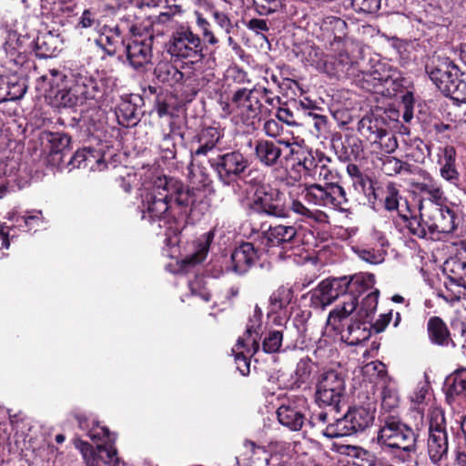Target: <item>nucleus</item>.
Segmentation results:
<instances>
[{
  "label": "nucleus",
  "instance_id": "nucleus-43",
  "mask_svg": "<svg viewBox=\"0 0 466 466\" xmlns=\"http://www.w3.org/2000/svg\"><path fill=\"white\" fill-rule=\"evenodd\" d=\"M290 290L284 287L279 288L269 297V303L272 307V311H278L285 308L290 302Z\"/></svg>",
  "mask_w": 466,
  "mask_h": 466
},
{
  "label": "nucleus",
  "instance_id": "nucleus-4",
  "mask_svg": "<svg viewBox=\"0 0 466 466\" xmlns=\"http://www.w3.org/2000/svg\"><path fill=\"white\" fill-rule=\"evenodd\" d=\"M167 53L175 61H181L187 65H194L204 57L200 37L188 27H180L173 33Z\"/></svg>",
  "mask_w": 466,
  "mask_h": 466
},
{
  "label": "nucleus",
  "instance_id": "nucleus-40",
  "mask_svg": "<svg viewBox=\"0 0 466 466\" xmlns=\"http://www.w3.org/2000/svg\"><path fill=\"white\" fill-rule=\"evenodd\" d=\"M384 128L378 126V122L370 116H364L358 123V131L365 137L371 144L375 143L376 137L382 132Z\"/></svg>",
  "mask_w": 466,
  "mask_h": 466
},
{
  "label": "nucleus",
  "instance_id": "nucleus-7",
  "mask_svg": "<svg viewBox=\"0 0 466 466\" xmlns=\"http://www.w3.org/2000/svg\"><path fill=\"white\" fill-rule=\"evenodd\" d=\"M142 219L150 223L174 218L173 206L167 200V195L162 187H157V180L152 187L141 193V205L139 206Z\"/></svg>",
  "mask_w": 466,
  "mask_h": 466
},
{
  "label": "nucleus",
  "instance_id": "nucleus-50",
  "mask_svg": "<svg viewBox=\"0 0 466 466\" xmlns=\"http://www.w3.org/2000/svg\"><path fill=\"white\" fill-rule=\"evenodd\" d=\"M76 448H78L82 453V456L88 466H96L99 462V456L97 447L94 449L87 442L78 441L76 442Z\"/></svg>",
  "mask_w": 466,
  "mask_h": 466
},
{
  "label": "nucleus",
  "instance_id": "nucleus-62",
  "mask_svg": "<svg viewBox=\"0 0 466 466\" xmlns=\"http://www.w3.org/2000/svg\"><path fill=\"white\" fill-rule=\"evenodd\" d=\"M276 116L279 121L286 123L288 126H295L297 124L294 114L289 108L279 107Z\"/></svg>",
  "mask_w": 466,
  "mask_h": 466
},
{
  "label": "nucleus",
  "instance_id": "nucleus-13",
  "mask_svg": "<svg viewBox=\"0 0 466 466\" xmlns=\"http://www.w3.org/2000/svg\"><path fill=\"white\" fill-rule=\"evenodd\" d=\"M283 147L289 148V141L279 139L276 141L260 138L254 144V157L265 167H279L283 165Z\"/></svg>",
  "mask_w": 466,
  "mask_h": 466
},
{
  "label": "nucleus",
  "instance_id": "nucleus-58",
  "mask_svg": "<svg viewBox=\"0 0 466 466\" xmlns=\"http://www.w3.org/2000/svg\"><path fill=\"white\" fill-rule=\"evenodd\" d=\"M430 383L427 380L420 381L410 396L411 402L415 404H422L425 402L426 397L429 394Z\"/></svg>",
  "mask_w": 466,
  "mask_h": 466
},
{
  "label": "nucleus",
  "instance_id": "nucleus-45",
  "mask_svg": "<svg viewBox=\"0 0 466 466\" xmlns=\"http://www.w3.org/2000/svg\"><path fill=\"white\" fill-rule=\"evenodd\" d=\"M283 334L279 330H269L262 341V349L266 353L278 352L282 345Z\"/></svg>",
  "mask_w": 466,
  "mask_h": 466
},
{
  "label": "nucleus",
  "instance_id": "nucleus-22",
  "mask_svg": "<svg viewBox=\"0 0 466 466\" xmlns=\"http://www.w3.org/2000/svg\"><path fill=\"white\" fill-rule=\"evenodd\" d=\"M73 86L82 105L102 96L101 84L87 72L76 75Z\"/></svg>",
  "mask_w": 466,
  "mask_h": 466
},
{
  "label": "nucleus",
  "instance_id": "nucleus-21",
  "mask_svg": "<svg viewBox=\"0 0 466 466\" xmlns=\"http://www.w3.org/2000/svg\"><path fill=\"white\" fill-rule=\"evenodd\" d=\"M220 138L221 135L217 128L209 127L202 129L192 141L191 157H207L214 150Z\"/></svg>",
  "mask_w": 466,
  "mask_h": 466
},
{
  "label": "nucleus",
  "instance_id": "nucleus-1",
  "mask_svg": "<svg viewBox=\"0 0 466 466\" xmlns=\"http://www.w3.org/2000/svg\"><path fill=\"white\" fill-rule=\"evenodd\" d=\"M356 308L357 299L352 295H347L344 300L329 313L327 319V325L339 333L341 339L351 346L359 345L370 337V330L366 327V319H357L353 315L350 322L344 324Z\"/></svg>",
  "mask_w": 466,
  "mask_h": 466
},
{
  "label": "nucleus",
  "instance_id": "nucleus-16",
  "mask_svg": "<svg viewBox=\"0 0 466 466\" xmlns=\"http://www.w3.org/2000/svg\"><path fill=\"white\" fill-rule=\"evenodd\" d=\"M153 36L145 39L135 38L126 45L127 58L136 70L144 69L152 60Z\"/></svg>",
  "mask_w": 466,
  "mask_h": 466
},
{
  "label": "nucleus",
  "instance_id": "nucleus-2",
  "mask_svg": "<svg viewBox=\"0 0 466 466\" xmlns=\"http://www.w3.org/2000/svg\"><path fill=\"white\" fill-rule=\"evenodd\" d=\"M378 443L403 452L399 455L402 461H409L410 452L416 451L417 434L406 424L394 417L385 420L377 436Z\"/></svg>",
  "mask_w": 466,
  "mask_h": 466
},
{
  "label": "nucleus",
  "instance_id": "nucleus-47",
  "mask_svg": "<svg viewBox=\"0 0 466 466\" xmlns=\"http://www.w3.org/2000/svg\"><path fill=\"white\" fill-rule=\"evenodd\" d=\"M255 10L260 15H268L283 7L282 0H253Z\"/></svg>",
  "mask_w": 466,
  "mask_h": 466
},
{
  "label": "nucleus",
  "instance_id": "nucleus-28",
  "mask_svg": "<svg viewBox=\"0 0 466 466\" xmlns=\"http://www.w3.org/2000/svg\"><path fill=\"white\" fill-rule=\"evenodd\" d=\"M154 75L157 79L171 86L184 80V74L168 61H160L155 67Z\"/></svg>",
  "mask_w": 466,
  "mask_h": 466
},
{
  "label": "nucleus",
  "instance_id": "nucleus-41",
  "mask_svg": "<svg viewBox=\"0 0 466 466\" xmlns=\"http://www.w3.org/2000/svg\"><path fill=\"white\" fill-rule=\"evenodd\" d=\"M54 100L58 106L75 107L82 106L73 86L68 89L58 90L54 96Z\"/></svg>",
  "mask_w": 466,
  "mask_h": 466
},
{
  "label": "nucleus",
  "instance_id": "nucleus-49",
  "mask_svg": "<svg viewBox=\"0 0 466 466\" xmlns=\"http://www.w3.org/2000/svg\"><path fill=\"white\" fill-rule=\"evenodd\" d=\"M100 25L97 11L95 8H86L81 14L76 27L88 29Z\"/></svg>",
  "mask_w": 466,
  "mask_h": 466
},
{
  "label": "nucleus",
  "instance_id": "nucleus-8",
  "mask_svg": "<svg viewBox=\"0 0 466 466\" xmlns=\"http://www.w3.org/2000/svg\"><path fill=\"white\" fill-rule=\"evenodd\" d=\"M345 391L344 378L336 370L322 372L316 384V402L319 406H329L339 411V404Z\"/></svg>",
  "mask_w": 466,
  "mask_h": 466
},
{
  "label": "nucleus",
  "instance_id": "nucleus-64",
  "mask_svg": "<svg viewBox=\"0 0 466 466\" xmlns=\"http://www.w3.org/2000/svg\"><path fill=\"white\" fill-rule=\"evenodd\" d=\"M89 438L92 441H104V440H110V432L107 428L105 427H96L92 429L89 433Z\"/></svg>",
  "mask_w": 466,
  "mask_h": 466
},
{
  "label": "nucleus",
  "instance_id": "nucleus-24",
  "mask_svg": "<svg viewBox=\"0 0 466 466\" xmlns=\"http://www.w3.org/2000/svg\"><path fill=\"white\" fill-rule=\"evenodd\" d=\"M456 151L453 147L448 146L442 149V156L439 159L441 164V176L451 184L460 187V174L455 167Z\"/></svg>",
  "mask_w": 466,
  "mask_h": 466
},
{
  "label": "nucleus",
  "instance_id": "nucleus-25",
  "mask_svg": "<svg viewBox=\"0 0 466 466\" xmlns=\"http://www.w3.org/2000/svg\"><path fill=\"white\" fill-rule=\"evenodd\" d=\"M466 396V370H459L447 379L446 400L451 404Z\"/></svg>",
  "mask_w": 466,
  "mask_h": 466
},
{
  "label": "nucleus",
  "instance_id": "nucleus-44",
  "mask_svg": "<svg viewBox=\"0 0 466 466\" xmlns=\"http://www.w3.org/2000/svg\"><path fill=\"white\" fill-rule=\"evenodd\" d=\"M373 145H378L386 154L393 153L398 148L397 137L386 129H383L379 137H376L375 143Z\"/></svg>",
  "mask_w": 466,
  "mask_h": 466
},
{
  "label": "nucleus",
  "instance_id": "nucleus-61",
  "mask_svg": "<svg viewBox=\"0 0 466 466\" xmlns=\"http://www.w3.org/2000/svg\"><path fill=\"white\" fill-rule=\"evenodd\" d=\"M246 26L248 29L253 31L257 35L262 32H267L269 29L267 21L260 18L250 19L246 23Z\"/></svg>",
  "mask_w": 466,
  "mask_h": 466
},
{
  "label": "nucleus",
  "instance_id": "nucleus-14",
  "mask_svg": "<svg viewBox=\"0 0 466 466\" xmlns=\"http://www.w3.org/2000/svg\"><path fill=\"white\" fill-rule=\"evenodd\" d=\"M260 245L265 249L280 248L284 251L292 249L298 244V231L293 226L277 225L261 233Z\"/></svg>",
  "mask_w": 466,
  "mask_h": 466
},
{
  "label": "nucleus",
  "instance_id": "nucleus-42",
  "mask_svg": "<svg viewBox=\"0 0 466 466\" xmlns=\"http://www.w3.org/2000/svg\"><path fill=\"white\" fill-rule=\"evenodd\" d=\"M311 373V363L309 359H301L295 370V381L291 384V389H299L309 379Z\"/></svg>",
  "mask_w": 466,
  "mask_h": 466
},
{
  "label": "nucleus",
  "instance_id": "nucleus-39",
  "mask_svg": "<svg viewBox=\"0 0 466 466\" xmlns=\"http://www.w3.org/2000/svg\"><path fill=\"white\" fill-rule=\"evenodd\" d=\"M445 96L458 102L466 103V73L460 72L450 87H445Z\"/></svg>",
  "mask_w": 466,
  "mask_h": 466
},
{
  "label": "nucleus",
  "instance_id": "nucleus-17",
  "mask_svg": "<svg viewBox=\"0 0 466 466\" xmlns=\"http://www.w3.org/2000/svg\"><path fill=\"white\" fill-rule=\"evenodd\" d=\"M259 259V250L251 242H243L238 246L230 256V270L237 275L243 276Z\"/></svg>",
  "mask_w": 466,
  "mask_h": 466
},
{
  "label": "nucleus",
  "instance_id": "nucleus-20",
  "mask_svg": "<svg viewBox=\"0 0 466 466\" xmlns=\"http://www.w3.org/2000/svg\"><path fill=\"white\" fill-rule=\"evenodd\" d=\"M426 71L431 80L444 95L445 87H450L461 72L457 66L448 60L441 61L438 65L426 66Z\"/></svg>",
  "mask_w": 466,
  "mask_h": 466
},
{
  "label": "nucleus",
  "instance_id": "nucleus-10",
  "mask_svg": "<svg viewBox=\"0 0 466 466\" xmlns=\"http://www.w3.org/2000/svg\"><path fill=\"white\" fill-rule=\"evenodd\" d=\"M427 448L433 463L439 462L448 453V433L442 410L435 409L431 412Z\"/></svg>",
  "mask_w": 466,
  "mask_h": 466
},
{
  "label": "nucleus",
  "instance_id": "nucleus-19",
  "mask_svg": "<svg viewBox=\"0 0 466 466\" xmlns=\"http://www.w3.org/2000/svg\"><path fill=\"white\" fill-rule=\"evenodd\" d=\"M259 91L258 86L252 89L239 88L232 96V104L237 107L238 113L248 119L254 118L260 111Z\"/></svg>",
  "mask_w": 466,
  "mask_h": 466
},
{
  "label": "nucleus",
  "instance_id": "nucleus-30",
  "mask_svg": "<svg viewBox=\"0 0 466 466\" xmlns=\"http://www.w3.org/2000/svg\"><path fill=\"white\" fill-rule=\"evenodd\" d=\"M379 294V289H375L362 299L360 305L357 301V308L352 314L360 319H370L377 309Z\"/></svg>",
  "mask_w": 466,
  "mask_h": 466
},
{
  "label": "nucleus",
  "instance_id": "nucleus-18",
  "mask_svg": "<svg viewBox=\"0 0 466 466\" xmlns=\"http://www.w3.org/2000/svg\"><path fill=\"white\" fill-rule=\"evenodd\" d=\"M279 198L280 192L278 189H261L256 192L253 204L260 213L276 218H287L288 212L280 203Z\"/></svg>",
  "mask_w": 466,
  "mask_h": 466
},
{
  "label": "nucleus",
  "instance_id": "nucleus-26",
  "mask_svg": "<svg viewBox=\"0 0 466 466\" xmlns=\"http://www.w3.org/2000/svg\"><path fill=\"white\" fill-rule=\"evenodd\" d=\"M427 331L430 340L439 346H448L451 339L450 330L446 323L440 317H431L427 323Z\"/></svg>",
  "mask_w": 466,
  "mask_h": 466
},
{
  "label": "nucleus",
  "instance_id": "nucleus-55",
  "mask_svg": "<svg viewBox=\"0 0 466 466\" xmlns=\"http://www.w3.org/2000/svg\"><path fill=\"white\" fill-rule=\"evenodd\" d=\"M197 25L200 29L204 40L209 45H216L218 43V39L215 36L214 33L211 30L210 23L204 18L201 14L197 13Z\"/></svg>",
  "mask_w": 466,
  "mask_h": 466
},
{
  "label": "nucleus",
  "instance_id": "nucleus-6",
  "mask_svg": "<svg viewBox=\"0 0 466 466\" xmlns=\"http://www.w3.org/2000/svg\"><path fill=\"white\" fill-rule=\"evenodd\" d=\"M212 169L224 185L241 178L250 166L248 157L239 150H232L208 159Z\"/></svg>",
  "mask_w": 466,
  "mask_h": 466
},
{
  "label": "nucleus",
  "instance_id": "nucleus-29",
  "mask_svg": "<svg viewBox=\"0 0 466 466\" xmlns=\"http://www.w3.org/2000/svg\"><path fill=\"white\" fill-rule=\"evenodd\" d=\"M400 217L407 223V228L412 235L418 238L426 237L428 228L421 218V213L420 212L419 217L413 215L407 200H405V210H400Z\"/></svg>",
  "mask_w": 466,
  "mask_h": 466
},
{
  "label": "nucleus",
  "instance_id": "nucleus-56",
  "mask_svg": "<svg viewBox=\"0 0 466 466\" xmlns=\"http://www.w3.org/2000/svg\"><path fill=\"white\" fill-rule=\"evenodd\" d=\"M380 1L381 0H351V5L356 12L373 14L380 9Z\"/></svg>",
  "mask_w": 466,
  "mask_h": 466
},
{
  "label": "nucleus",
  "instance_id": "nucleus-38",
  "mask_svg": "<svg viewBox=\"0 0 466 466\" xmlns=\"http://www.w3.org/2000/svg\"><path fill=\"white\" fill-rule=\"evenodd\" d=\"M401 199L396 185L392 182L388 183L385 188L384 208L388 211H397L400 215V210H405V205L400 204Z\"/></svg>",
  "mask_w": 466,
  "mask_h": 466
},
{
  "label": "nucleus",
  "instance_id": "nucleus-51",
  "mask_svg": "<svg viewBox=\"0 0 466 466\" xmlns=\"http://www.w3.org/2000/svg\"><path fill=\"white\" fill-rule=\"evenodd\" d=\"M400 399L394 388L385 386L381 391V406L386 410H392L399 406Z\"/></svg>",
  "mask_w": 466,
  "mask_h": 466
},
{
  "label": "nucleus",
  "instance_id": "nucleus-23",
  "mask_svg": "<svg viewBox=\"0 0 466 466\" xmlns=\"http://www.w3.org/2000/svg\"><path fill=\"white\" fill-rule=\"evenodd\" d=\"M95 44L102 48L109 56H115L125 44L124 35L118 25H103Z\"/></svg>",
  "mask_w": 466,
  "mask_h": 466
},
{
  "label": "nucleus",
  "instance_id": "nucleus-3",
  "mask_svg": "<svg viewBox=\"0 0 466 466\" xmlns=\"http://www.w3.org/2000/svg\"><path fill=\"white\" fill-rule=\"evenodd\" d=\"M375 419V409L370 407H355L350 409L335 423H329L323 431V435L329 439L350 436L363 431L372 425Z\"/></svg>",
  "mask_w": 466,
  "mask_h": 466
},
{
  "label": "nucleus",
  "instance_id": "nucleus-52",
  "mask_svg": "<svg viewBox=\"0 0 466 466\" xmlns=\"http://www.w3.org/2000/svg\"><path fill=\"white\" fill-rule=\"evenodd\" d=\"M351 181H352L353 187L357 191H359L368 197L372 195L373 198L377 199V196L375 194V189L372 185V180L368 176L362 174Z\"/></svg>",
  "mask_w": 466,
  "mask_h": 466
},
{
  "label": "nucleus",
  "instance_id": "nucleus-32",
  "mask_svg": "<svg viewBox=\"0 0 466 466\" xmlns=\"http://www.w3.org/2000/svg\"><path fill=\"white\" fill-rule=\"evenodd\" d=\"M416 187L420 193L430 197V203H441L443 198V191L441 185L430 175H426L423 177V181L418 183Z\"/></svg>",
  "mask_w": 466,
  "mask_h": 466
},
{
  "label": "nucleus",
  "instance_id": "nucleus-59",
  "mask_svg": "<svg viewBox=\"0 0 466 466\" xmlns=\"http://www.w3.org/2000/svg\"><path fill=\"white\" fill-rule=\"evenodd\" d=\"M263 131L269 137H278L283 132V126L279 120L268 119L263 125Z\"/></svg>",
  "mask_w": 466,
  "mask_h": 466
},
{
  "label": "nucleus",
  "instance_id": "nucleus-27",
  "mask_svg": "<svg viewBox=\"0 0 466 466\" xmlns=\"http://www.w3.org/2000/svg\"><path fill=\"white\" fill-rule=\"evenodd\" d=\"M262 326V319L252 316L247 323L243 337L238 338L236 347L238 350L245 347V342L250 343L253 353L259 350V330Z\"/></svg>",
  "mask_w": 466,
  "mask_h": 466
},
{
  "label": "nucleus",
  "instance_id": "nucleus-57",
  "mask_svg": "<svg viewBox=\"0 0 466 466\" xmlns=\"http://www.w3.org/2000/svg\"><path fill=\"white\" fill-rule=\"evenodd\" d=\"M52 35H44L37 36L35 40V47L37 55L42 57H49L53 55L55 48L49 46L48 41L52 40Z\"/></svg>",
  "mask_w": 466,
  "mask_h": 466
},
{
  "label": "nucleus",
  "instance_id": "nucleus-53",
  "mask_svg": "<svg viewBox=\"0 0 466 466\" xmlns=\"http://www.w3.org/2000/svg\"><path fill=\"white\" fill-rule=\"evenodd\" d=\"M8 83V101L20 99L26 91L25 80L16 77L7 78Z\"/></svg>",
  "mask_w": 466,
  "mask_h": 466
},
{
  "label": "nucleus",
  "instance_id": "nucleus-11",
  "mask_svg": "<svg viewBox=\"0 0 466 466\" xmlns=\"http://www.w3.org/2000/svg\"><path fill=\"white\" fill-rule=\"evenodd\" d=\"M308 400L304 396L289 399L277 410V417L280 424L290 431H299L306 420Z\"/></svg>",
  "mask_w": 466,
  "mask_h": 466
},
{
  "label": "nucleus",
  "instance_id": "nucleus-5",
  "mask_svg": "<svg viewBox=\"0 0 466 466\" xmlns=\"http://www.w3.org/2000/svg\"><path fill=\"white\" fill-rule=\"evenodd\" d=\"M302 195L308 203L321 208L344 210L348 204L345 189L337 183L305 184Z\"/></svg>",
  "mask_w": 466,
  "mask_h": 466
},
{
  "label": "nucleus",
  "instance_id": "nucleus-35",
  "mask_svg": "<svg viewBox=\"0 0 466 466\" xmlns=\"http://www.w3.org/2000/svg\"><path fill=\"white\" fill-rule=\"evenodd\" d=\"M381 170L387 176H395L401 173H411V165L403 162L394 157H385L380 158Z\"/></svg>",
  "mask_w": 466,
  "mask_h": 466
},
{
  "label": "nucleus",
  "instance_id": "nucleus-34",
  "mask_svg": "<svg viewBox=\"0 0 466 466\" xmlns=\"http://www.w3.org/2000/svg\"><path fill=\"white\" fill-rule=\"evenodd\" d=\"M208 12L216 25L226 35H230L234 30V25L228 14L216 5H209Z\"/></svg>",
  "mask_w": 466,
  "mask_h": 466
},
{
  "label": "nucleus",
  "instance_id": "nucleus-63",
  "mask_svg": "<svg viewBox=\"0 0 466 466\" xmlns=\"http://www.w3.org/2000/svg\"><path fill=\"white\" fill-rule=\"evenodd\" d=\"M392 319V311L386 314L380 315L379 319L372 325V328L377 333L382 332Z\"/></svg>",
  "mask_w": 466,
  "mask_h": 466
},
{
  "label": "nucleus",
  "instance_id": "nucleus-12",
  "mask_svg": "<svg viewBox=\"0 0 466 466\" xmlns=\"http://www.w3.org/2000/svg\"><path fill=\"white\" fill-rule=\"evenodd\" d=\"M157 187H162L167 195L169 204L173 206V210L177 208L179 213L187 212V209L196 201L194 188H189L174 178L158 177Z\"/></svg>",
  "mask_w": 466,
  "mask_h": 466
},
{
  "label": "nucleus",
  "instance_id": "nucleus-9",
  "mask_svg": "<svg viewBox=\"0 0 466 466\" xmlns=\"http://www.w3.org/2000/svg\"><path fill=\"white\" fill-rule=\"evenodd\" d=\"M421 218L431 234H449L457 227V217L454 210L441 203L420 205Z\"/></svg>",
  "mask_w": 466,
  "mask_h": 466
},
{
  "label": "nucleus",
  "instance_id": "nucleus-54",
  "mask_svg": "<svg viewBox=\"0 0 466 466\" xmlns=\"http://www.w3.org/2000/svg\"><path fill=\"white\" fill-rule=\"evenodd\" d=\"M49 142L51 143V151L53 153H59L69 147L71 137L64 133H51Z\"/></svg>",
  "mask_w": 466,
  "mask_h": 466
},
{
  "label": "nucleus",
  "instance_id": "nucleus-33",
  "mask_svg": "<svg viewBox=\"0 0 466 466\" xmlns=\"http://www.w3.org/2000/svg\"><path fill=\"white\" fill-rule=\"evenodd\" d=\"M375 284V277L372 274H361L355 276L350 280L348 279L347 295H352L357 299L355 293H362L368 289H371Z\"/></svg>",
  "mask_w": 466,
  "mask_h": 466
},
{
  "label": "nucleus",
  "instance_id": "nucleus-60",
  "mask_svg": "<svg viewBox=\"0 0 466 466\" xmlns=\"http://www.w3.org/2000/svg\"><path fill=\"white\" fill-rule=\"evenodd\" d=\"M360 258L370 264H379L384 260V255L380 250L363 249L360 252Z\"/></svg>",
  "mask_w": 466,
  "mask_h": 466
},
{
  "label": "nucleus",
  "instance_id": "nucleus-31",
  "mask_svg": "<svg viewBox=\"0 0 466 466\" xmlns=\"http://www.w3.org/2000/svg\"><path fill=\"white\" fill-rule=\"evenodd\" d=\"M103 163L102 158L96 157L93 151L82 149L76 151L69 161V165L73 168H87L95 169V165L99 166Z\"/></svg>",
  "mask_w": 466,
  "mask_h": 466
},
{
  "label": "nucleus",
  "instance_id": "nucleus-48",
  "mask_svg": "<svg viewBox=\"0 0 466 466\" xmlns=\"http://www.w3.org/2000/svg\"><path fill=\"white\" fill-rule=\"evenodd\" d=\"M99 460L108 466H118L116 450L112 445L97 444Z\"/></svg>",
  "mask_w": 466,
  "mask_h": 466
},
{
  "label": "nucleus",
  "instance_id": "nucleus-36",
  "mask_svg": "<svg viewBox=\"0 0 466 466\" xmlns=\"http://www.w3.org/2000/svg\"><path fill=\"white\" fill-rule=\"evenodd\" d=\"M289 209L301 217V220L306 221L308 219L315 222H322L326 219L327 216L320 210H310L301 201L298 199H292L289 205Z\"/></svg>",
  "mask_w": 466,
  "mask_h": 466
},
{
  "label": "nucleus",
  "instance_id": "nucleus-37",
  "mask_svg": "<svg viewBox=\"0 0 466 466\" xmlns=\"http://www.w3.org/2000/svg\"><path fill=\"white\" fill-rule=\"evenodd\" d=\"M212 238L213 235L211 232L204 235L203 239H199L197 250L183 259V265L194 266L204 261L208 255Z\"/></svg>",
  "mask_w": 466,
  "mask_h": 466
},
{
  "label": "nucleus",
  "instance_id": "nucleus-15",
  "mask_svg": "<svg viewBox=\"0 0 466 466\" xmlns=\"http://www.w3.org/2000/svg\"><path fill=\"white\" fill-rule=\"evenodd\" d=\"M347 284V277L322 280L311 293L312 303L324 309L339 296L343 301L348 294Z\"/></svg>",
  "mask_w": 466,
  "mask_h": 466
},
{
  "label": "nucleus",
  "instance_id": "nucleus-46",
  "mask_svg": "<svg viewBox=\"0 0 466 466\" xmlns=\"http://www.w3.org/2000/svg\"><path fill=\"white\" fill-rule=\"evenodd\" d=\"M249 343L245 342V347L239 350L237 349L236 345L234 346L232 351L235 353V360L237 363V369L242 375H248L249 373V360L245 356V352L253 353L252 346L248 347Z\"/></svg>",
  "mask_w": 466,
  "mask_h": 466
}]
</instances>
